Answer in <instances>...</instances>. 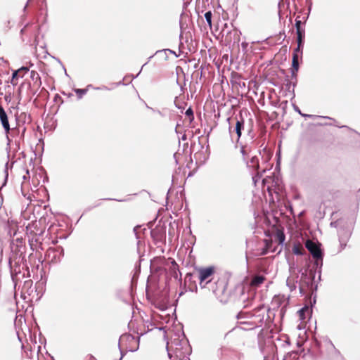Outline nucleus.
I'll list each match as a JSON object with an SVG mask.
<instances>
[{
  "mask_svg": "<svg viewBox=\"0 0 360 360\" xmlns=\"http://www.w3.org/2000/svg\"><path fill=\"white\" fill-rule=\"evenodd\" d=\"M185 115H186V116H187V117H188L190 118L191 121L193 120V119H194L193 111V110H192V108L191 107L188 108L186 110Z\"/></svg>",
  "mask_w": 360,
  "mask_h": 360,
  "instance_id": "nucleus-20",
  "label": "nucleus"
},
{
  "mask_svg": "<svg viewBox=\"0 0 360 360\" xmlns=\"http://www.w3.org/2000/svg\"><path fill=\"white\" fill-rule=\"evenodd\" d=\"M168 52L169 53L174 54L176 57H177V55L176 54L175 51L169 49H165L162 50H158L155 53V55H160L161 53H165Z\"/></svg>",
  "mask_w": 360,
  "mask_h": 360,
  "instance_id": "nucleus-19",
  "label": "nucleus"
},
{
  "mask_svg": "<svg viewBox=\"0 0 360 360\" xmlns=\"http://www.w3.org/2000/svg\"><path fill=\"white\" fill-rule=\"evenodd\" d=\"M22 85H23V84H21L20 86L18 88V93L19 94H20V92H21V89H22Z\"/></svg>",
  "mask_w": 360,
  "mask_h": 360,
  "instance_id": "nucleus-29",
  "label": "nucleus"
},
{
  "mask_svg": "<svg viewBox=\"0 0 360 360\" xmlns=\"http://www.w3.org/2000/svg\"><path fill=\"white\" fill-rule=\"evenodd\" d=\"M304 252V250L302 245L297 244L295 245L292 248V252L297 255H303V252Z\"/></svg>",
  "mask_w": 360,
  "mask_h": 360,
  "instance_id": "nucleus-14",
  "label": "nucleus"
},
{
  "mask_svg": "<svg viewBox=\"0 0 360 360\" xmlns=\"http://www.w3.org/2000/svg\"><path fill=\"white\" fill-rule=\"evenodd\" d=\"M255 159L252 158V159H251V163H252V164H255Z\"/></svg>",
  "mask_w": 360,
  "mask_h": 360,
  "instance_id": "nucleus-35",
  "label": "nucleus"
},
{
  "mask_svg": "<svg viewBox=\"0 0 360 360\" xmlns=\"http://www.w3.org/2000/svg\"><path fill=\"white\" fill-rule=\"evenodd\" d=\"M228 282L225 277H220L211 285V290L215 295L216 298L220 302L226 301V288Z\"/></svg>",
  "mask_w": 360,
  "mask_h": 360,
  "instance_id": "nucleus-1",
  "label": "nucleus"
},
{
  "mask_svg": "<svg viewBox=\"0 0 360 360\" xmlns=\"http://www.w3.org/2000/svg\"><path fill=\"white\" fill-rule=\"evenodd\" d=\"M297 71H295L294 69H291V77H292V79H294V82H292L293 88L295 86L296 83H297ZM291 84H292V82H288V83L286 84V86L288 90L290 89Z\"/></svg>",
  "mask_w": 360,
  "mask_h": 360,
  "instance_id": "nucleus-11",
  "label": "nucleus"
},
{
  "mask_svg": "<svg viewBox=\"0 0 360 360\" xmlns=\"http://www.w3.org/2000/svg\"><path fill=\"white\" fill-rule=\"evenodd\" d=\"M266 280V278L264 276H255L252 278L250 285L252 288H258Z\"/></svg>",
  "mask_w": 360,
  "mask_h": 360,
  "instance_id": "nucleus-8",
  "label": "nucleus"
},
{
  "mask_svg": "<svg viewBox=\"0 0 360 360\" xmlns=\"http://www.w3.org/2000/svg\"><path fill=\"white\" fill-rule=\"evenodd\" d=\"M65 75L68 76L65 69Z\"/></svg>",
  "mask_w": 360,
  "mask_h": 360,
  "instance_id": "nucleus-39",
  "label": "nucleus"
},
{
  "mask_svg": "<svg viewBox=\"0 0 360 360\" xmlns=\"http://www.w3.org/2000/svg\"><path fill=\"white\" fill-rule=\"evenodd\" d=\"M146 64H147L146 63H144V65L142 66V68H141V70H142V69H143V68L145 65H146ZM140 71H141V70H140ZM140 72H139L136 76H138V75L140 74Z\"/></svg>",
  "mask_w": 360,
  "mask_h": 360,
  "instance_id": "nucleus-36",
  "label": "nucleus"
},
{
  "mask_svg": "<svg viewBox=\"0 0 360 360\" xmlns=\"http://www.w3.org/2000/svg\"><path fill=\"white\" fill-rule=\"evenodd\" d=\"M301 25H302V21L300 20H297L296 19L295 20V27H296V31L297 30H302V29L301 28Z\"/></svg>",
  "mask_w": 360,
  "mask_h": 360,
  "instance_id": "nucleus-22",
  "label": "nucleus"
},
{
  "mask_svg": "<svg viewBox=\"0 0 360 360\" xmlns=\"http://www.w3.org/2000/svg\"><path fill=\"white\" fill-rule=\"evenodd\" d=\"M30 77L32 78V80H34L35 82V83L39 82V86L41 85V77H40L39 75L36 71H34V70L31 71Z\"/></svg>",
  "mask_w": 360,
  "mask_h": 360,
  "instance_id": "nucleus-15",
  "label": "nucleus"
},
{
  "mask_svg": "<svg viewBox=\"0 0 360 360\" xmlns=\"http://www.w3.org/2000/svg\"><path fill=\"white\" fill-rule=\"evenodd\" d=\"M248 45V44L247 42H243V43L241 44V46H242V48H243V49H245L247 48Z\"/></svg>",
  "mask_w": 360,
  "mask_h": 360,
  "instance_id": "nucleus-28",
  "label": "nucleus"
},
{
  "mask_svg": "<svg viewBox=\"0 0 360 360\" xmlns=\"http://www.w3.org/2000/svg\"><path fill=\"white\" fill-rule=\"evenodd\" d=\"M301 116L304 117H312L314 115H309V114H304V113H302L301 114Z\"/></svg>",
  "mask_w": 360,
  "mask_h": 360,
  "instance_id": "nucleus-27",
  "label": "nucleus"
},
{
  "mask_svg": "<svg viewBox=\"0 0 360 360\" xmlns=\"http://www.w3.org/2000/svg\"><path fill=\"white\" fill-rule=\"evenodd\" d=\"M1 83H2V82H1V81L0 80V84H1Z\"/></svg>",
  "mask_w": 360,
  "mask_h": 360,
  "instance_id": "nucleus-43",
  "label": "nucleus"
},
{
  "mask_svg": "<svg viewBox=\"0 0 360 360\" xmlns=\"http://www.w3.org/2000/svg\"><path fill=\"white\" fill-rule=\"evenodd\" d=\"M94 89H95V90H105V91L110 90V88H108L107 86H105V85H103L101 86L94 87Z\"/></svg>",
  "mask_w": 360,
  "mask_h": 360,
  "instance_id": "nucleus-23",
  "label": "nucleus"
},
{
  "mask_svg": "<svg viewBox=\"0 0 360 360\" xmlns=\"http://www.w3.org/2000/svg\"><path fill=\"white\" fill-rule=\"evenodd\" d=\"M305 247L315 259H322L323 254L321 250L316 243L311 240H307L305 243Z\"/></svg>",
  "mask_w": 360,
  "mask_h": 360,
  "instance_id": "nucleus-4",
  "label": "nucleus"
},
{
  "mask_svg": "<svg viewBox=\"0 0 360 360\" xmlns=\"http://www.w3.org/2000/svg\"><path fill=\"white\" fill-rule=\"evenodd\" d=\"M21 72L26 73L25 70H21Z\"/></svg>",
  "mask_w": 360,
  "mask_h": 360,
  "instance_id": "nucleus-40",
  "label": "nucleus"
},
{
  "mask_svg": "<svg viewBox=\"0 0 360 360\" xmlns=\"http://www.w3.org/2000/svg\"><path fill=\"white\" fill-rule=\"evenodd\" d=\"M280 156H281V153H280V151H278L276 154V158H280Z\"/></svg>",
  "mask_w": 360,
  "mask_h": 360,
  "instance_id": "nucleus-31",
  "label": "nucleus"
},
{
  "mask_svg": "<svg viewBox=\"0 0 360 360\" xmlns=\"http://www.w3.org/2000/svg\"><path fill=\"white\" fill-rule=\"evenodd\" d=\"M285 236L283 229L277 228L276 230L275 239L278 244H282L285 240Z\"/></svg>",
  "mask_w": 360,
  "mask_h": 360,
  "instance_id": "nucleus-10",
  "label": "nucleus"
},
{
  "mask_svg": "<svg viewBox=\"0 0 360 360\" xmlns=\"http://www.w3.org/2000/svg\"><path fill=\"white\" fill-rule=\"evenodd\" d=\"M244 129V120L240 117V120H237L236 122V126L233 129V131L236 132L237 135V139L238 140L242 134V131Z\"/></svg>",
  "mask_w": 360,
  "mask_h": 360,
  "instance_id": "nucleus-7",
  "label": "nucleus"
},
{
  "mask_svg": "<svg viewBox=\"0 0 360 360\" xmlns=\"http://www.w3.org/2000/svg\"><path fill=\"white\" fill-rule=\"evenodd\" d=\"M304 44H297V47L294 49L292 54H296L297 56L300 57V55L302 54V49H303Z\"/></svg>",
  "mask_w": 360,
  "mask_h": 360,
  "instance_id": "nucleus-18",
  "label": "nucleus"
},
{
  "mask_svg": "<svg viewBox=\"0 0 360 360\" xmlns=\"http://www.w3.org/2000/svg\"><path fill=\"white\" fill-rule=\"evenodd\" d=\"M159 56H162L165 60L168 59V52L161 53Z\"/></svg>",
  "mask_w": 360,
  "mask_h": 360,
  "instance_id": "nucleus-25",
  "label": "nucleus"
},
{
  "mask_svg": "<svg viewBox=\"0 0 360 360\" xmlns=\"http://www.w3.org/2000/svg\"><path fill=\"white\" fill-rule=\"evenodd\" d=\"M146 107H147V108H148V109L151 110L152 111L157 112V113H158V114H159L160 115H161V116H162V115H162V112H161L160 110H155V109H153V108L149 107V106H148V105H146Z\"/></svg>",
  "mask_w": 360,
  "mask_h": 360,
  "instance_id": "nucleus-24",
  "label": "nucleus"
},
{
  "mask_svg": "<svg viewBox=\"0 0 360 360\" xmlns=\"http://www.w3.org/2000/svg\"><path fill=\"white\" fill-rule=\"evenodd\" d=\"M27 25H25V27L21 30L20 32H21L22 34L24 32V31H25V28H26V27H27Z\"/></svg>",
  "mask_w": 360,
  "mask_h": 360,
  "instance_id": "nucleus-33",
  "label": "nucleus"
},
{
  "mask_svg": "<svg viewBox=\"0 0 360 360\" xmlns=\"http://www.w3.org/2000/svg\"><path fill=\"white\" fill-rule=\"evenodd\" d=\"M116 353H119L120 354V356H112V359L113 360H122V359L123 358V353L120 350V349H117L115 351Z\"/></svg>",
  "mask_w": 360,
  "mask_h": 360,
  "instance_id": "nucleus-21",
  "label": "nucleus"
},
{
  "mask_svg": "<svg viewBox=\"0 0 360 360\" xmlns=\"http://www.w3.org/2000/svg\"><path fill=\"white\" fill-rule=\"evenodd\" d=\"M21 70H25V72H27L29 71V68L27 67L22 66L20 68H19L17 70H14L12 74L11 79L8 80L7 82L11 83L13 86L17 85L16 79L18 77H22L23 75H20V73H21Z\"/></svg>",
  "mask_w": 360,
  "mask_h": 360,
  "instance_id": "nucleus-5",
  "label": "nucleus"
},
{
  "mask_svg": "<svg viewBox=\"0 0 360 360\" xmlns=\"http://www.w3.org/2000/svg\"><path fill=\"white\" fill-rule=\"evenodd\" d=\"M74 91L78 96V98H82L84 95H85L87 92V89H75Z\"/></svg>",
  "mask_w": 360,
  "mask_h": 360,
  "instance_id": "nucleus-16",
  "label": "nucleus"
},
{
  "mask_svg": "<svg viewBox=\"0 0 360 360\" xmlns=\"http://www.w3.org/2000/svg\"><path fill=\"white\" fill-rule=\"evenodd\" d=\"M172 264H173L174 267L177 266V264L174 261L172 262Z\"/></svg>",
  "mask_w": 360,
  "mask_h": 360,
  "instance_id": "nucleus-34",
  "label": "nucleus"
},
{
  "mask_svg": "<svg viewBox=\"0 0 360 360\" xmlns=\"http://www.w3.org/2000/svg\"><path fill=\"white\" fill-rule=\"evenodd\" d=\"M28 3H29V1L27 2L26 5L24 7V10H25L27 7V5H28Z\"/></svg>",
  "mask_w": 360,
  "mask_h": 360,
  "instance_id": "nucleus-37",
  "label": "nucleus"
},
{
  "mask_svg": "<svg viewBox=\"0 0 360 360\" xmlns=\"http://www.w3.org/2000/svg\"><path fill=\"white\" fill-rule=\"evenodd\" d=\"M294 110L298 112L300 115L302 113L300 110V109L297 106V105H294Z\"/></svg>",
  "mask_w": 360,
  "mask_h": 360,
  "instance_id": "nucleus-26",
  "label": "nucleus"
},
{
  "mask_svg": "<svg viewBox=\"0 0 360 360\" xmlns=\"http://www.w3.org/2000/svg\"><path fill=\"white\" fill-rule=\"evenodd\" d=\"M299 68H300L299 56H297L296 54H292V68L291 69H294L295 71H298Z\"/></svg>",
  "mask_w": 360,
  "mask_h": 360,
  "instance_id": "nucleus-13",
  "label": "nucleus"
},
{
  "mask_svg": "<svg viewBox=\"0 0 360 360\" xmlns=\"http://www.w3.org/2000/svg\"><path fill=\"white\" fill-rule=\"evenodd\" d=\"M153 57V56H150V57L148 58V61H150V59H151Z\"/></svg>",
  "mask_w": 360,
  "mask_h": 360,
  "instance_id": "nucleus-38",
  "label": "nucleus"
},
{
  "mask_svg": "<svg viewBox=\"0 0 360 360\" xmlns=\"http://www.w3.org/2000/svg\"><path fill=\"white\" fill-rule=\"evenodd\" d=\"M91 88H93V89H94L93 86H92L91 84H89V85L86 86V89H87V90H88L89 89H91Z\"/></svg>",
  "mask_w": 360,
  "mask_h": 360,
  "instance_id": "nucleus-32",
  "label": "nucleus"
},
{
  "mask_svg": "<svg viewBox=\"0 0 360 360\" xmlns=\"http://www.w3.org/2000/svg\"><path fill=\"white\" fill-rule=\"evenodd\" d=\"M229 130H231V127H229ZM230 134H232V131H230Z\"/></svg>",
  "mask_w": 360,
  "mask_h": 360,
  "instance_id": "nucleus-42",
  "label": "nucleus"
},
{
  "mask_svg": "<svg viewBox=\"0 0 360 360\" xmlns=\"http://www.w3.org/2000/svg\"><path fill=\"white\" fill-rule=\"evenodd\" d=\"M296 34H297V44H300V45L304 44V36H305L304 30H297Z\"/></svg>",
  "mask_w": 360,
  "mask_h": 360,
  "instance_id": "nucleus-12",
  "label": "nucleus"
},
{
  "mask_svg": "<svg viewBox=\"0 0 360 360\" xmlns=\"http://www.w3.org/2000/svg\"><path fill=\"white\" fill-rule=\"evenodd\" d=\"M341 127H347V126H345V125H343V126H342Z\"/></svg>",
  "mask_w": 360,
  "mask_h": 360,
  "instance_id": "nucleus-41",
  "label": "nucleus"
},
{
  "mask_svg": "<svg viewBox=\"0 0 360 360\" xmlns=\"http://www.w3.org/2000/svg\"><path fill=\"white\" fill-rule=\"evenodd\" d=\"M212 11H209L205 13V18L208 25L210 26V27H212Z\"/></svg>",
  "mask_w": 360,
  "mask_h": 360,
  "instance_id": "nucleus-17",
  "label": "nucleus"
},
{
  "mask_svg": "<svg viewBox=\"0 0 360 360\" xmlns=\"http://www.w3.org/2000/svg\"><path fill=\"white\" fill-rule=\"evenodd\" d=\"M200 285L202 288H205V285L211 283L213 279V276L215 273V268L214 266L202 267L196 269Z\"/></svg>",
  "mask_w": 360,
  "mask_h": 360,
  "instance_id": "nucleus-2",
  "label": "nucleus"
},
{
  "mask_svg": "<svg viewBox=\"0 0 360 360\" xmlns=\"http://www.w3.org/2000/svg\"><path fill=\"white\" fill-rule=\"evenodd\" d=\"M222 34L225 37V41L228 44L231 43L238 44L240 41V32L236 28H233L231 30H226L223 29Z\"/></svg>",
  "mask_w": 360,
  "mask_h": 360,
  "instance_id": "nucleus-3",
  "label": "nucleus"
},
{
  "mask_svg": "<svg viewBox=\"0 0 360 360\" xmlns=\"http://www.w3.org/2000/svg\"><path fill=\"white\" fill-rule=\"evenodd\" d=\"M300 320L304 321L310 314L308 307H304L297 311Z\"/></svg>",
  "mask_w": 360,
  "mask_h": 360,
  "instance_id": "nucleus-9",
  "label": "nucleus"
},
{
  "mask_svg": "<svg viewBox=\"0 0 360 360\" xmlns=\"http://www.w3.org/2000/svg\"><path fill=\"white\" fill-rule=\"evenodd\" d=\"M322 118H324V119H328V120H333V118L330 117H328V116H323L321 117Z\"/></svg>",
  "mask_w": 360,
  "mask_h": 360,
  "instance_id": "nucleus-30",
  "label": "nucleus"
},
{
  "mask_svg": "<svg viewBox=\"0 0 360 360\" xmlns=\"http://www.w3.org/2000/svg\"><path fill=\"white\" fill-rule=\"evenodd\" d=\"M0 120L5 131H8L10 130V124L8 116L6 111L1 106H0Z\"/></svg>",
  "mask_w": 360,
  "mask_h": 360,
  "instance_id": "nucleus-6",
  "label": "nucleus"
}]
</instances>
